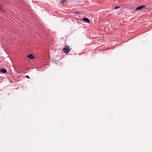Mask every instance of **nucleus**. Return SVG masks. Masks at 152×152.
<instances>
[{"mask_svg":"<svg viewBox=\"0 0 152 152\" xmlns=\"http://www.w3.org/2000/svg\"><path fill=\"white\" fill-rule=\"evenodd\" d=\"M26 77L28 78H29L30 77H29V76L28 75H26Z\"/></svg>","mask_w":152,"mask_h":152,"instance_id":"9","label":"nucleus"},{"mask_svg":"<svg viewBox=\"0 0 152 152\" xmlns=\"http://www.w3.org/2000/svg\"><path fill=\"white\" fill-rule=\"evenodd\" d=\"M65 1H65V0H62V1H61V4H62L63 2H65Z\"/></svg>","mask_w":152,"mask_h":152,"instance_id":"7","label":"nucleus"},{"mask_svg":"<svg viewBox=\"0 0 152 152\" xmlns=\"http://www.w3.org/2000/svg\"><path fill=\"white\" fill-rule=\"evenodd\" d=\"M1 62V61H0V63Z\"/></svg>","mask_w":152,"mask_h":152,"instance_id":"10","label":"nucleus"},{"mask_svg":"<svg viewBox=\"0 0 152 152\" xmlns=\"http://www.w3.org/2000/svg\"><path fill=\"white\" fill-rule=\"evenodd\" d=\"M28 57L29 59H33L34 58V56L32 54H29L28 56Z\"/></svg>","mask_w":152,"mask_h":152,"instance_id":"5","label":"nucleus"},{"mask_svg":"<svg viewBox=\"0 0 152 152\" xmlns=\"http://www.w3.org/2000/svg\"><path fill=\"white\" fill-rule=\"evenodd\" d=\"M145 7H146V6H144V5H142V6H140V7H138L136 8V10H141L142 8H144Z\"/></svg>","mask_w":152,"mask_h":152,"instance_id":"2","label":"nucleus"},{"mask_svg":"<svg viewBox=\"0 0 152 152\" xmlns=\"http://www.w3.org/2000/svg\"><path fill=\"white\" fill-rule=\"evenodd\" d=\"M120 8L119 6H115L114 7V9L115 10L118 9Z\"/></svg>","mask_w":152,"mask_h":152,"instance_id":"6","label":"nucleus"},{"mask_svg":"<svg viewBox=\"0 0 152 152\" xmlns=\"http://www.w3.org/2000/svg\"><path fill=\"white\" fill-rule=\"evenodd\" d=\"M70 50L69 47L67 45H66L63 49L64 52L66 53H68Z\"/></svg>","mask_w":152,"mask_h":152,"instance_id":"1","label":"nucleus"},{"mask_svg":"<svg viewBox=\"0 0 152 152\" xmlns=\"http://www.w3.org/2000/svg\"><path fill=\"white\" fill-rule=\"evenodd\" d=\"M0 71L3 73H5L7 72V70L5 69L1 68L0 69Z\"/></svg>","mask_w":152,"mask_h":152,"instance_id":"4","label":"nucleus"},{"mask_svg":"<svg viewBox=\"0 0 152 152\" xmlns=\"http://www.w3.org/2000/svg\"><path fill=\"white\" fill-rule=\"evenodd\" d=\"M75 13L77 14H79V12H75Z\"/></svg>","mask_w":152,"mask_h":152,"instance_id":"8","label":"nucleus"},{"mask_svg":"<svg viewBox=\"0 0 152 152\" xmlns=\"http://www.w3.org/2000/svg\"><path fill=\"white\" fill-rule=\"evenodd\" d=\"M83 20L85 21H86L88 23H89L90 22V21L87 18H83Z\"/></svg>","mask_w":152,"mask_h":152,"instance_id":"3","label":"nucleus"}]
</instances>
